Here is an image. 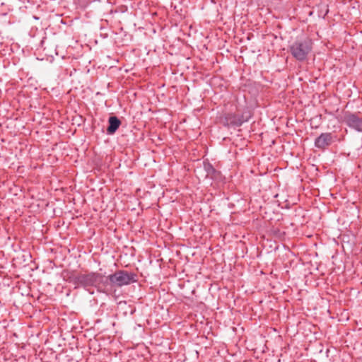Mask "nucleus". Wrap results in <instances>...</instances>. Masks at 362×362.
<instances>
[{"label": "nucleus", "instance_id": "obj_1", "mask_svg": "<svg viewBox=\"0 0 362 362\" xmlns=\"http://www.w3.org/2000/svg\"><path fill=\"white\" fill-rule=\"evenodd\" d=\"M137 281V275L134 272L118 270L107 276L103 286L110 288L122 287Z\"/></svg>", "mask_w": 362, "mask_h": 362}, {"label": "nucleus", "instance_id": "obj_2", "mask_svg": "<svg viewBox=\"0 0 362 362\" xmlns=\"http://www.w3.org/2000/svg\"><path fill=\"white\" fill-rule=\"evenodd\" d=\"M104 281L103 276L97 272L80 274L74 279V283L77 286H81L86 290H88L90 287H95L100 291V285L103 286Z\"/></svg>", "mask_w": 362, "mask_h": 362}, {"label": "nucleus", "instance_id": "obj_3", "mask_svg": "<svg viewBox=\"0 0 362 362\" xmlns=\"http://www.w3.org/2000/svg\"><path fill=\"white\" fill-rule=\"evenodd\" d=\"M312 45L308 38L297 40L290 46L291 54L296 60L304 61L312 49Z\"/></svg>", "mask_w": 362, "mask_h": 362}, {"label": "nucleus", "instance_id": "obj_4", "mask_svg": "<svg viewBox=\"0 0 362 362\" xmlns=\"http://www.w3.org/2000/svg\"><path fill=\"white\" fill-rule=\"evenodd\" d=\"M344 122L350 128L362 132V118L357 114L346 112L344 117Z\"/></svg>", "mask_w": 362, "mask_h": 362}, {"label": "nucleus", "instance_id": "obj_5", "mask_svg": "<svg viewBox=\"0 0 362 362\" xmlns=\"http://www.w3.org/2000/svg\"><path fill=\"white\" fill-rule=\"evenodd\" d=\"M335 137L332 133H322L315 140V146L316 148L325 150L332 145L334 141Z\"/></svg>", "mask_w": 362, "mask_h": 362}, {"label": "nucleus", "instance_id": "obj_6", "mask_svg": "<svg viewBox=\"0 0 362 362\" xmlns=\"http://www.w3.org/2000/svg\"><path fill=\"white\" fill-rule=\"evenodd\" d=\"M204 169L206 172V177L212 180H216L220 176V172L216 170L214 166L209 162H204Z\"/></svg>", "mask_w": 362, "mask_h": 362}, {"label": "nucleus", "instance_id": "obj_7", "mask_svg": "<svg viewBox=\"0 0 362 362\" xmlns=\"http://www.w3.org/2000/svg\"><path fill=\"white\" fill-rule=\"evenodd\" d=\"M109 125L107 128V133L112 135L115 133L121 124L120 120L116 116H111L108 119Z\"/></svg>", "mask_w": 362, "mask_h": 362}, {"label": "nucleus", "instance_id": "obj_8", "mask_svg": "<svg viewBox=\"0 0 362 362\" xmlns=\"http://www.w3.org/2000/svg\"><path fill=\"white\" fill-rule=\"evenodd\" d=\"M226 124L227 125H232L235 127H240L243 123L242 118L234 114H228L226 117Z\"/></svg>", "mask_w": 362, "mask_h": 362}]
</instances>
